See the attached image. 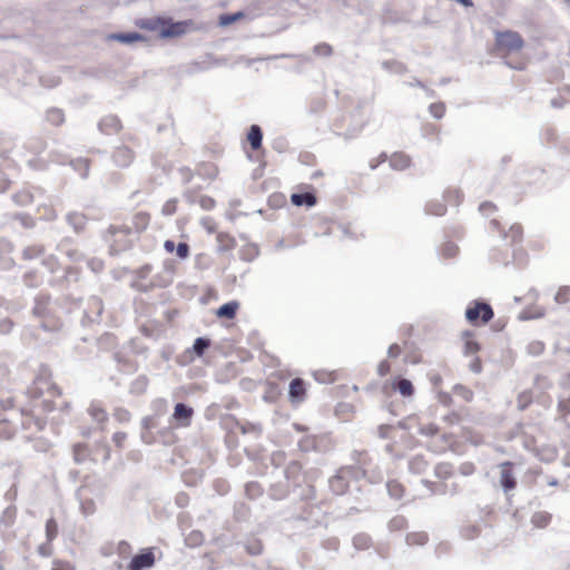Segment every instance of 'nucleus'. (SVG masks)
<instances>
[{
  "mask_svg": "<svg viewBox=\"0 0 570 570\" xmlns=\"http://www.w3.org/2000/svg\"><path fill=\"white\" fill-rule=\"evenodd\" d=\"M28 405L21 409L23 415L37 416L36 425L42 429L45 421L39 417L56 409V400L61 396V391L49 376H38L27 391Z\"/></svg>",
  "mask_w": 570,
  "mask_h": 570,
  "instance_id": "1",
  "label": "nucleus"
},
{
  "mask_svg": "<svg viewBox=\"0 0 570 570\" xmlns=\"http://www.w3.org/2000/svg\"><path fill=\"white\" fill-rule=\"evenodd\" d=\"M523 47L524 40L519 32L511 30L497 31L491 52L503 58L511 68L521 70L524 69L527 60L523 57L515 60H511L510 58L521 52Z\"/></svg>",
  "mask_w": 570,
  "mask_h": 570,
  "instance_id": "2",
  "label": "nucleus"
},
{
  "mask_svg": "<svg viewBox=\"0 0 570 570\" xmlns=\"http://www.w3.org/2000/svg\"><path fill=\"white\" fill-rule=\"evenodd\" d=\"M151 220V216L148 212H137L131 218V227L127 225H110L106 230V238L115 246L117 236L121 235L128 237L132 232L142 233L145 232Z\"/></svg>",
  "mask_w": 570,
  "mask_h": 570,
  "instance_id": "3",
  "label": "nucleus"
},
{
  "mask_svg": "<svg viewBox=\"0 0 570 570\" xmlns=\"http://www.w3.org/2000/svg\"><path fill=\"white\" fill-rule=\"evenodd\" d=\"M494 316L492 307L484 302L473 301L465 311L468 322L474 326L484 325Z\"/></svg>",
  "mask_w": 570,
  "mask_h": 570,
  "instance_id": "4",
  "label": "nucleus"
},
{
  "mask_svg": "<svg viewBox=\"0 0 570 570\" xmlns=\"http://www.w3.org/2000/svg\"><path fill=\"white\" fill-rule=\"evenodd\" d=\"M382 391L386 395H391L397 391L402 396L410 397L414 394V386L407 379L394 377L392 381L385 382Z\"/></svg>",
  "mask_w": 570,
  "mask_h": 570,
  "instance_id": "5",
  "label": "nucleus"
},
{
  "mask_svg": "<svg viewBox=\"0 0 570 570\" xmlns=\"http://www.w3.org/2000/svg\"><path fill=\"white\" fill-rule=\"evenodd\" d=\"M155 564V554L151 548L144 549L136 554L127 566V570H146Z\"/></svg>",
  "mask_w": 570,
  "mask_h": 570,
  "instance_id": "6",
  "label": "nucleus"
},
{
  "mask_svg": "<svg viewBox=\"0 0 570 570\" xmlns=\"http://www.w3.org/2000/svg\"><path fill=\"white\" fill-rule=\"evenodd\" d=\"M191 27L190 21L174 22L171 19L165 18L164 29H161V38H176L185 35Z\"/></svg>",
  "mask_w": 570,
  "mask_h": 570,
  "instance_id": "7",
  "label": "nucleus"
},
{
  "mask_svg": "<svg viewBox=\"0 0 570 570\" xmlns=\"http://www.w3.org/2000/svg\"><path fill=\"white\" fill-rule=\"evenodd\" d=\"M135 159V153L127 146H119L112 154L114 163L121 168L129 167Z\"/></svg>",
  "mask_w": 570,
  "mask_h": 570,
  "instance_id": "8",
  "label": "nucleus"
},
{
  "mask_svg": "<svg viewBox=\"0 0 570 570\" xmlns=\"http://www.w3.org/2000/svg\"><path fill=\"white\" fill-rule=\"evenodd\" d=\"M194 410L184 403H177L175 405L173 417L178 422V426L187 428L191 423Z\"/></svg>",
  "mask_w": 570,
  "mask_h": 570,
  "instance_id": "9",
  "label": "nucleus"
},
{
  "mask_svg": "<svg viewBox=\"0 0 570 570\" xmlns=\"http://www.w3.org/2000/svg\"><path fill=\"white\" fill-rule=\"evenodd\" d=\"M289 401L292 403H301L306 396V384L302 379H294L289 384Z\"/></svg>",
  "mask_w": 570,
  "mask_h": 570,
  "instance_id": "10",
  "label": "nucleus"
},
{
  "mask_svg": "<svg viewBox=\"0 0 570 570\" xmlns=\"http://www.w3.org/2000/svg\"><path fill=\"white\" fill-rule=\"evenodd\" d=\"M500 468H501L500 482H501L502 487L507 491L514 489L517 485V482H515V479H514L513 472H512L513 463L510 461H507V462H503L500 465Z\"/></svg>",
  "mask_w": 570,
  "mask_h": 570,
  "instance_id": "11",
  "label": "nucleus"
},
{
  "mask_svg": "<svg viewBox=\"0 0 570 570\" xmlns=\"http://www.w3.org/2000/svg\"><path fill=\"white\" fill-rule=\"evenodd\" d=\"M45 120L52 127H60L66 121V116L62 109L57 107H51L46 110Z\"/></svg>",
  "mask_w": 570,
  "mask_h": 570,
  "instance_id": "12",
  "label": "nucleus"
},
{
  "mask_svg": "<svg viewBox=\"0 0 570 570\" xmlns=\"http://www.w3.org/2000/svg\"><path fill=\"white\" fill-rule=\"evenodd\" d=\"M108 40L118 41L121 43H134L145 41V37L138 32H119L111 33L107 37Z\"/></svg>",
  "mask_w": 570,
  "mask_h": 570,
  "instance_id": "13",
  "label": "nucleus"
},
{
  "mask_svg": "<svg viewBox=\"0 0 570 570\" xmlns=\"http://www.w3.org/2000/svg\"><path fill=\"white\" fill-rule=\"evenodd\" d=\"M238 309H239V303L237 301H232V302H228V303L222 305L216 311V316L218 318L233 320L236 317Z\"/></svg>",
  "mask_w": 570,
  "mask_h": 570,
  "instance_id": "14",
  "label": "nucleus"
},
{
  "mask_svg": "<svg viewBox=\"0 0 570 570\" xmlns=\"http://www.w3.org/2000/svg\"><path fill=\"white\" fill-rule=\"evenodd\" d=\"M88 414L99 424H106L108 421V413L99 403H91L88 407Z\"/></svg>",
  "mask_w": 570,
  "mask_h": 570,
  "instance_id": "15",
  "label": "nucleus"
},
{
  "mask_svg": "<svg viewBox=\"0 0 570 570\" xmlns=\"http://www.w3.org/2000/svg\"><path fill=\"white\" fill-rule=\"evenodd\" d=\"M263 132L259 126L252 125L247 134V140L253 150H257L262 146Z\"/></svg>",
  "mask_w": 570,
  "mask_h": 570,
  "instance_id": "16",
  "label": "nucleus"
},
{
  "mask_svg": "<svg viewBox=\"0 0 570 570\" xmlns=\"http://www.w3.org/2000/svg\"><path fill=\"white\" fill-rule=\"evenodd\" d=\"M164 24L165 18H151L141 20L139 27L148 31L158 32V35L161 37V29H164Z\"/></svg>",
  "mask_w": 570,
  "mask_h": 570,
  "instance_id": "17",
  "label": "nucleus"
},
{
  "mask_svg": "<svg viewBox=\"0 0 570 570\" xmlns=\"http://www.w3.org/2000/svg\"><path fill=\"white\" fill-rule=\"evenodd\" d=\"M439 426L430 421H417V433L422 436L432 438L439 433Z\"/></svg>",
  "mask_w": 570,
  "mask_h": 570,
  "instance_id": "18",
  "label": "nucleus"
},
{
  "mask_svg": "<svg viewBox=\"0 0 570 570\" xmlns=\"http://www.w3.org/2000/svg\"><path fill=\"white\" fill-rule=\"evenodd\" d=\"M291 200L295 206L306 205L308 207L314 206L317 202L315 195L312 193L293 194Z\"/></svg>",
  "mask_w": 570,
  "mask_h": 570,
  "instance_id": "19",
  "label": "nucleus"
},
{
  "mask_svg": "<svg viewBox=\"0 0 570 570\" xmlns=\"http://www.w3.org/2000/svg\"><path fill=\"white\" fill-rule=\"evenodd\" d=\"M391 166L395 169L403 170L411 165V158L404 153H395L391 157Z\"/></svg>",
  "mask_w": 570,
  "mask_h": 570,
  "instance_id": "20",
  "label": "nucleus"
},
{
  "mask_svg": "<svg viewBox=\"0 0 570 570\" xmlns=\"http://www.w3.org/2000/svg\"><path fill=\"white\" fill-rule=\"evenodd\" d=\"M386 488L390 497L395 500L402 499L405 494V487L397 480H390Z\"/></svg>",
  "mask_w": 570,
  "mask_h": 570,
  "instance_id": "21",
  "label": "nucleus"
},
{
  "mask_svg": "<svg viewBox=\"0 0 570 570\" xmlns=\"http://www.w3.org/2000/svg\"><path fill=\"white\" fill-rule=\"evenodd\" d=\"M454 473L453 465L448 462H441L435 465L434 468V474L440 480H448L450 479Z\"/></svg>",
  "mask_w": 570,
  "mask_h": 570,
  "instance_id": "22",
  "label": "nucleus"
},
{
  "mask_svg": "<svg viewBox=\"0 0 570 570\" xmlns=\"http://www.w3.org/2000/svg\"><path fill=\"white\" fill-rule=\"evenodd\" d=\"M428 465L429 462L425 460L423 455H416L412 458L409 462L410 470L415 474L423 473L428 469Z\"/></svg>",
  "mask_w": 570,
  "mask_h": 570,
  "instance_id": "23",
  "label": "nucleus"
},
{
  "mask_svg": "<svg viewBox=\"0 0 570 570\" xmlns=\"http://www.w3.org/2000/svg\"><path fill=\"white\" fill-rule=\"evenodd\" d=\"M16 434V428L9 420H0V440H11Z\"/></svg>",
  "mask_w": 570,
  "mask_h": 570,
  "instance_id": "24",
  "label": "nucleus"
},
{
  "mask_svg": "<svg viewBox=\"0 0 570 570\" xmlns=\"http://www.w3.org/2000/svg\"><path fill=\"white\" fill-rule=\"evenodd\" d=\"M463 337H464V353L469 354V355L478 353L480 350V345L474 340L473 334L471 332H465Z\"/></svg>",
  "mask_w": 570,
  "mask_h": 570,
  "instance_id": "25",
  "label": "nucleus"
},
{
  "mask_svg": "<svg viewBox=\"0 0 570 570\" xmlns=\"http://www.w3.org/2000/svg\"><path fill=\"white\" fill-rule=\"evenodd\" d=\"M551 521V514L544 511L537 512L532 515L531 522L535 528L543 529Z\"/></svg>",
  "mask_w": 570,
  "mask_h": 570,
  "instance_id": "26",
  "label": "nucleus"
},
{
  "mask_svg": "<svg viewBox=\"0 0 570 570\" xmlns=\"http://www.w3.org/2000/svg\"><path fill=\"white\" fill-rule=\"evenodd\" d=\"M89 453L88 445L85 443H77L73 445V458L75 461L80 463L83 462Z\"/></svg>",
  "mask_w": 570,
  "mask_h": 570,
  "instance_id": "27",
  "label": "nucleus"
},
{
  "mask_svg": "<svg viewBox=\"0 0 570 570\" xmlns=\"http://www.w3.org/2000/svg\"><path fill=\"white\" fill-rule=\"evenodd\" d=\"M58 535V524L53 518H50L46 522V538L51 543Z\"/></svg>",
  "mask_w": 570,
  "mask_h": 570,
  "instance_id": "28",
  "label": "nucleus"
},
{
  "mask_svg": "<svg viewBox=\"0 0 570 570\" xmlns=\"http://www.w3.org/2000/svg\"><path fill=\"white\" fill-rule=\"evenodd\" d=\"M558 304H567L570 301V286H561L554 296Z\"/></svg>",
  "mask_w": 570,
  "mask_h": 570,
  "instance_id": "29",
  "label": "nucleus"
},
{
  "mask_svg": "<svg viewBox=\"0 0 570 570\" xmlns=\"http://www.w3.org/2000/svg\"><path fill=\"white\" fill-rule=\"evenodd\" d=\"M244 17H245V14L240 11L233 13V14H222L219 17V24L220 26H229V24L243 19Z\"/></svg>",
  "mask_w": 570,
  "mask_h": 570,
  "instance_id": "30",
  "label": "nucleus"
},
{
  "mask_svg": "<svg viewBox=\"0 0 570 570\" xmlns=\"http://www.w3.org/2000/svg\"><path fill=\"white\" fill-rule=\"evenodd\" d=\"M210 342L207 338L198 337L194 342V351L198 356H202L209 347Z\"/></svg>",
  "mask_w": 570,
  "mask_h": 570,
  "instance_id": "31",
  "label": "nucleus"
},
{
  "mask_svg": "<svg viewBox=\"0 0 570 570\" xmlns=\"http://www.w3.org/2000/svg\"><path fill=\"white\" fill-rule=\"evenodd\" d=\"M430 112L434 118H442L445 115V105L443 102H434L430 106Z\"/></svg>",
  "mask_w": 570,
  "mask_h": 570,
  "instance_id": "32",
  "label": "nucleus"
},
{
  "mask_svg": "<svg viewBox=\"0 0 570 570\" xmlns=\"http://www.w3.org/2000/svg\"><path fill=\"white\" fill-rule=\"evenodd\" d=\"M406 540L410 544H424L428 541V534L423 532L411 533Z\"/></svg>",
  "mask_w": 570,
  "mask_h": 570,
  "instance_id": "33",
  "label": "nucleus"
},
{
  "mask_svg": "<svg viewBox=\"0 0 570 570\" xmlns=\"http://www.w3.org/2000/svg\"><path fill=\"white\" fill-rule=\"evenodd\" d=\"M314 52L317 56L328 57L333 53V48L326 42L318 43L314 47Z\"/></svg>",
  "mask_w": 570,
  "mask_h": 570,
  "instance_id": "34",
  "label": "nucleus"
},
{
  "mask_svg": "<svg viewBox=\"0 0 570 570\" xmlns=\"http://www.w3.org/2000/svg\"><path fill=\"white\" fill-rule=\"evenodd\" d=\"M114 417L120 422V423H126V422H129L131 415H130V412L127 410V409H124V407H117L115 411H114Z\"/></svg>",
  "mask_w": 570,
  "mask_h": 570,
  "instance_id": "35",
  "label": "nucleus"
},
{
  "mask_svg": "<svg viewBox=\"0 0 570 570\" xmlns=\"http://www.w3.org/2000/svg\"><path fill=\"white\" fill-rule=\"evenodd\" d=\"M428 212L435 216H443L446 213V206L442 203H433L429 205Z\"/></svg>",
  "mask_w": 570,
  "mask_h": 570,
  "instance_id": "36",
  "label": "nucleus"
},
{
  "mask_svg": "<svg viewBox=\"0 0 570 570\" xmlns=\"http://www.w3.org/2000/svg\"><path fill=\"white\" fill-rule=\"evenodd\" d=\"M531 401H532L531 393H529V392L521 393L518 396V409L521 411L525 410L529 406V404L531 403Z\"/></svg>",
  "mask_w": 570,
  "mask_h": 570,
  "instance_id": "37",
  "label": "nucleus"
},
{
  "mask_svg": "<svg viewBox=\"0 0 570 570\" xmlns=\"http://www.w3.org/2000/svg\"><path fill=\"white\" fill-rule=\"evenodd\" d=\"M463 417H464V415L462 413L453 411L444 416V421L449 425H455V424L461 423L463 421Z\"/></svg>",
  "mask_w": 570,
  "mask_h": 570,
  "instance_id": "38",
  "label": "nucleus"
},
{
  "mask_svg": "<svg viewBox=\"0 0 570 570\" xmlns=\"http://www.w3.org/2000/svg\"><path fill=\"white\" fill-rule=\"evenodd\" d=\"M177 210V200L170 199L163 205L161 213L165 216H170Z\"/></svg>",
  "mask_w": 570,
  "mask_h": 570,
  "instance_id": "39",
  "label": "nucleus"
},
{
  "mask_svg": "<svg viewBox=\"0 0 570 570\" xmlns=\"http://www.w3.org/2000/svg\"><path fill=\"white\" fill-rule=\"evenodd\" d=\"M81 511L83 514H92L96 510V504L92 499H86L81 501Z\"/></svg>",
  "mask_w": 570,
  "mask_h": 570,
  "instance_id": "40",
  "label": "nucleus"
},
{
  "mask_svg": "<svg viewBox=\"0 0 570 570\" xmlns=\"http://www.w3.org/2000/svg\"><path fill=\"white\" fill-rule=\"evenodd\" d=\"M376 372L380 376H386L391 372V364L387 360H383L377 364Z\"/></svg>",
  "mask_w": 570,
  "mask_h": 570,
  "instance_id": "41",
  "label": "nucleus"
},
{
  "mask_svg": "<svg viewBox=\"0 0 570 570\" xmlns=\"http://www.w3.org/2000/svg\"><path fill=\"white\" fill-rule=\"evenodd\" d=\"M51 570H75V567L69 561L55 560Z\"/></svg>",
  "mask_w": 570,
  "mask_h": 570,
  "instance_id": "42",
  "label": "nucleus"
},
{
  "mask_svg": "<svg viewBox=\"0 0 570 570\" xmlns=\"http://www.w3.org/2000/svg\"><path fill=\"white\" fill-rule=\"evenodd\" d=\"M16 200L21 205H27V204L32 203L33 197L30 193L22 191V193H19L16 195Z\"/></svg>",
  "mask_w": 570,
  "mask_h": 570,
  "instance_id": "43",
  "label": "nucleus"
},
{
  "mask_svg": "<svg viewBox=\"0 0 570 570\" xmlns=\"http://www.w3.org/2000/svg\"><path fill=\"white\" fill-rule=\"evenodd\" d=\"M126 439L127 434L125 432H116L112 435V441L117 448H122Z\"/></svg>",
  "mask_w": 570,
  "mask_h": 570,
  "instance_id": "44",
  "label": "nucleus"
},
{
  "mask_svg": "<svg viewBox=\"0 0 570 570\" xmlns=\"http://www.w3.org/2000/svg\"><path fill=\"white\" fill-rule=\"evenodd\" d=\"M177 255L180 258H187L189 255V246L186 243H179L176 248Z\"/></svg>",
  "mask_w": 570,
  "mask_h": 570,
  "instance_id": "45",
  "label": "nucleus"
},
{
  "mask_svg": "<svg viewBox=\"0 0 570 570\" xmlns=\"http://www.w3.org/2000/svg\"><path fill=\"white\" fill-rule=\"evenodd\" d=\"M401 353H402V348L396 343L390 345V347L387 350V355H389V357H392V358L399 357Z\"/></svg>",
  "mask_w": 570,
  "mask_h": 570,
  "instance_id": "46",
  "label": "nucleus"
},
{
  "mask_svg": "<svg viewBox=\"0 0 570 570\" xmlns=\"http://www.w3.org/2000/svg\"><path fill=\"white\" fill-rule=\"evenodd\" d=\"M38 552H39L42 557H49V556H51V553H52V547H51V543H49V542L47 541V543L39 546V548H38Z\"/></svg>",
  "mask_w": 570,
  "mask_h": 570,
  "instance_id": "47",
  "label": "nucleus"
},
{
  "mask_svg": "<svg viewBox=\"0 0 570 570\" xmlns=\"http://www.w3.org/2000/svg\"><path fill=\"white\" fill-rule=\"evenodd\" d=\"M559 411L563 415H568L570 413V402L569 401H561L558 404Z\"/></svg>",
  "mask_w": 570,
  "mask_h": 570,
  "instance_id": "48",
  "label": "nucleus"
},
{
  "mask_svg": "<svg viewBox=\"0 0 570 570\" xmlns=\"http://www.w3.org/2000/svg\"><path fill=\"white\" fill-rule=\"evenodd\" d=\"M460 391L462 392V396L464 397V400L471 401L473 399L472 391H470V390H468L465 387H460Z\"/></svg>",
  "mask_w": 570,
  "mask_h": 570,
  "instance_id": "49",
  "label": "nucleus"
},
{
  "mask_svg": "<svg viewBox=\"0 0 570 570\" xmlns=\"http://www.w3.org/2000/svg\"><path fill=\"white\" fill-rule=\"evenodd\" d=\"M495 208H497L495 205H493L492 203H483L480 206L481 212L494 210Z\"/></svg>",
  "mask_w": 570,
  "mask_h": 570,
  "instance_id": "50",
  "label": "nucleus"
},
{
  "mask_svg": "<svg viewBox=\"0 0 570 570\" xmlns=\"http://www.w3.org/2000/svg\"><path fill=\"white\" fill-rule=\"evenodd\" d=\"M164 247L168 253H173L175 249V243L168 239L165 242Z\"/></svg>",
  "mask_w": 570,
  "mask_h": 570,
  "instance_id": "51",
  "label": "nucleus"
},
{
  "mask_svg": "<svg viewBox=\"0 0 570 570\" xmlns=\"http://www.w3.org/2000/svg\"><path fill=\"white\" fill-rule=\"evenodd\" d=\"M214 206V200L212 198H208L206 203L203 204V207L209 209Z\"/></svg>",
  "mask_w": 570,
  "mask_h": 570,
  "instance_id": "52",
  "label": "nucleus"
},
{
  "mask_svg": "<svg viewBox=\"0 0 570 570\" xmlns=\"http://www.w3.org/2000/svg\"><path fill=\"white\" fill-rule=\"evenodd\" d=\"M214 206V200L212 198H208L206 203L203 204V207L209 209Z\"/></svg>",
  "mask_w": 570,
  "mask_h": 570,
  "instance_id": "53",
  "label": "nucleus"
},
{
  "mask_svg": "<svg viewBox=\"0 0 570 570\" xmlns=\"http://www.w3.org/2000/svg\"><path fill=\"white\" fill-rule=\"evenodd\" d=\"M30 250H35L36 254H42L43 253V248L42 247L28 248L26 253H29Z\"/></svg>",
  "mask_w": 570,
  "mask_h": 570,
  "instance_id": "54",
  "label": "nucleus"
},
{
  "mask_svg": "<svg viewBox=\"0 0 570 570\" xmlns=\"http://www.w3.org/2000/svg\"><path fill=\"white\" fill-rule=\"evenodd\" d=\"M472 471H473V465L469 464V465L464 466L463 473L469 474Z\"/></svg>",
  "mask_w": 570,
  "mask_h": 570,
  "instance_id": "55",
  "label": "nucleus"
},
{
  "mask_svg": "<svg viewBox=\"0 0 570 570\" xmlns=\"http://www.w3.org/2000/svg\"><path fill=\"white\" fill-rule=\"evenodd\" d=\"M400 522V527H402L405 523V520L403 518L394 519L393 523Z\"/></svg>",
  "mask_w": 570,
  "mask_h": 570,
  "instance_id": "56",
  "label": "nucleus"
},
{
  "mask_svg": "<svg viewBox=\"0 0 570 570\" xmlns=\"http://www.w3.org/2000/svg\"><path fill=\"white\" fill-rule=\"evenodd\" d=\"M127 246H128V244L117 246V247L115 248V250H121V249H125Z\"/></svg>",
  "mask_w": 570,
  "mask_h": 570,
  "instance_id": "57",
  "label": "nucleus"
},
{
  "mask_svg": "<svg viewBox=\"0 0 570 570\" xmlns=\"http://www.w3.org/2000/svg\"><path fill=\"white\" fill-rule=\"evenodd\" d=\"M543 315H544V311H541V312H539L535 316H537V317H541V316H543Z\"/></svg>",
  "mask_w": 570,
  "mask_h": 570,
  "instance_id": "58",
  "label": "nucleus"
}]
</instances>
